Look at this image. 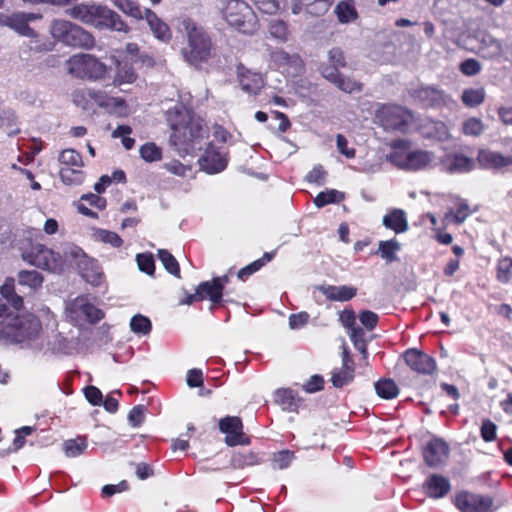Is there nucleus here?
<instances>
[{
	"mask_svg": "<svg viewBox=\"0 0 512 512\" xmlns=\"http://www.w3.org/2000/svg\"><path fill=\"white\" fill-rule=\"evenodd\" d=\"M344 199V194L331 189L320 192L314 199V204L318 207H324L327 204L336 203Z\"/></svg>",
	"mask_w": 512,
	"mask_h": 512,
	"instance_id": "nucleus-40",
	"label": "nucleus"
},
{
	"mask_svg": "<svg viewBox=\"0 0 512 512\" xmlns=\"http://www.w3.org/2000/svg\"><path fill=\"white\" fill-rule=\"evenodd\" d=\"M333 0H318L314 5L306 9L310 15L320 17L324 15L332 5Z\"/></svg>",
	"mask_w": 512,
	"mask_h": 512,
	"instance_id": "nucleus-63",
	"label": "nucleus"
},
{
	"mask_svg": "<svg viewBox=\"0 0 512 512\" xmlns=\"http://www.w3.org/2000/svg\"><path fill=\"white\" fill-rule=\"evenodd\" d=\"M317 289L322 292L327 299L331 301H349L357 293V289L352 286H333V285H321Z\"/></svg>",
	"mask_w": 512,
	"mask_h": 512,
	"instance_id": "nucleus-24",
	"label": "nucleus"
},
{
	"mask_svg": "<svg viewBox=\"0 0 512 512\" xmlns=\"http://www.w3.org/2000/svg\"><path fill=\"white\" fill-rule=\"evenodd\" d=\"M378 123L386 131H397L405 133L412 119V114L409 110L397 106L388 105L383 106L376 115Z\"/></svg>",
	"mask_w": 512,
	"mask_h": 512,
	"instance_id": "nucleus-7",
	"label": "nucleus"
},
{
	"mask_svg": "<svg viewBox=\"0 0 512 512\" xmlns=\"http://www.w3.org/2000/svg\"><path fill=\"white\" fill-rule=\"evenodd\" d=\"M361 324L368 330H373L378 322V315L373 311L365 310L359 314Z\"/></svg>",
	"mask_w": 512,
	"mask_h": 512,
	"instance_id": "nucleus-64",
	"label": "nucleus"
},
{
	"mask_svg": "<svg viewBox=\"0 0 512 512\" xmlns=\"http://www.w3.org/2000/svg\"><path fill=\"white\" fill-rule=\"evenodd\" d=\"M321 75L337 88L345 93L360 92L362 84L339 72V68L333 65L323 64L320 66Z\"/></svg>",
	"mask_w": 512,
	"mask_h": 512,
	"instance_id": "nucleus-12",
	"label": "nucleus"
},
{
	"mask_svg": "<svg viewBox=\"0 0 512 512\" xmlns=\"http://www.w3.org/2000/svg\"><path fill=\"white\" fill-rule=\"evenodd\" d=\"M335 14L338 21L342 24L353 22L358 18V13L354 7L353 0H344L339 2L335 7Z\"/></svg>",
	"mask_w": 512,
	"mask_h": 512,
	"instance_id": "nucleus-30",
	"label": "nucleus"
},
{
	"mask_svg": "<svg viewBox=\"0 0 512 512\" xmlns=\"http://www.w3.org/2000/svg\"><path fill=\"white\" fill-rule=\"evenodd\" d=\"M136 80V74L133 71L132 67L125 64H118L117 72L114 78L115 85H121L124 83H132Z\"/></svg>",
	"mask_w": 512,
	"mask_h": 512,
	"instance_id": "nucleus-42",
	"label": "nucleus"
},
{
	"mask_svg": "<svg viewBox=\"0 0 512 512\" xmlns=\"http://www.w3.org/2000/svg\"><path fill=\"white\" fill-rule=\"evenodd\" d=\"M67 65L71 75L82 79L103 80L109 73L108 67L90 54L75 55Z\"/></svg>",
	"mask_w": 512,
	"mask_h": 512,
	"instance_id": "nucleus-5",
	"label": "nucleus"
},
{
	"mask_svg": "<svg viewBox=\"0 0 512 512\" xmlns=\"http://www.w3.org/2000/svg\"><path fill=\"white\" fill-rule=\"evenodd\" d=\"M210 285H208V282H202L200 283L197 288L196 292L194 294L187 295L182 301L181 304L190 305L194 301L203 300L205 298H209L212 302L211 309H213L214 305L217 304V299L219 298V293L216 294H210L211 290L208 291V289H211Z\"/></svg>",
	"mask_w": 512,
	"mask_h": 512,
	"instance_id": "nucleus-29",
	"label": "nucleus"
},
{
	"mask_svg": "<svg viewBox=\"0 0 512 512\" xmlns=\"http://www.w3.org/2000/svg\"><path fill=\"white\" fill-rule=\"evenodd\" d=\"M201 169L209 174H215L223 171L227 165V161L209 146L205 153L199 159Z\"/></svg>",
	"mask_w": 512,
	"mask_h": 512,
	"instance_id": "nucleus-19",
	"label": "nucleus"
},
{
	"mask_svg": "<svg viewBox=\"0 0 512 512\" xmlns=\"http://www.w3.org/2000/svg\"><path fill=\"white\" fill-rule=\"evenodd\" d=\"M444 169L449 173H466L474 168V160L461 153L447 155L443 160Z\"/></svg>",
	"mask_w": 512,
	"mask_h": 512,
	"instance_id": "nucleus-20",
	"label": "nucleus"
},
{
	"mask_svg": "<svg viewBox=\"0 0 512 512\" xmlns=\"http://www.w3.org/2000/svg\"><path fill=\"white\" fill-rule=\"evenodd\" d=\"M238 78L242 90L249 94H257L264 85L259 73L246 70L243 66L238 67Z\"/></svg>",
	"mask_w": 512,
	"mask_h": 512,
	"instance_id": "nucleus-22",
	"label": "nucleus"
},
{
	"mask_svg": "<svg viewBox=\"0 0 512 512\" xmlns=\"http://www.w3.org/2000/svg\"><path fill=\"white\" fill-rule=\"evenodd\" d=\"M469 214H470V207H469L468 203L464 200H461L458 204L456 213L454 214L453 211L451 210L445 215V218L447 219L449 217H453L454 222L456 224H462L467 219Z\"/></svg>",
	"mask_w": 512,
	"mask_h": 512,
	"instance_id": "nucleus-54",
	"label": "nucleus"
},
{
	"mask_svg": "<svg viewBox=\"0 0 512 512\" xmlns=\"http://www.w3.org/2000/svg\"><path fill=\"white\" fill-rule=\"evenodd\" d=\"M485 99L484 88H467L461 95V101L467 107L474 108L483 103Z\"/></svg>",
	"mask_w": 512,
	"mask_h": 512,
	"instance_id": "nucleus-33",
	"label": "nucleus"
},
{
	"mask_svg": "<svg viewBox=\"0 0 512 512\" xmlns=\"http://www.w3.org/2000/svg\"><path fill=\"white\" fill-rule=\"evenodd\" d=\"M141 158L146 162H156L162 158V150L155 143L148 142L139 149Z\"/></svg>",
	"mask_w": 512,
	"mask_h": 512,
	"instance_id": "nucleus-41",
	"label": "nucleus"
},
{
	"mask_svg": "<svg viewBox=\"0 0 512 512\" xmlns=\"http://www.w3.org/2000/svg\"><path fill=\"white\" fill-rule=\"evenodd\" d=\"M158 257H159L160 261L162 262L163 266L165 267V269L169 273L179 277V274H180L179 264H178L177 260L175 259V257L170 252H168L165 249H160L158 251Z\"/></svg>",
	"mask_w": 512,
	"mask_h": 512,
	"instance_id": "nucleus-47",
	"label": "nucleus"
},
{
	"mask_svg": "<svg viewBox=\"0 0 512 512\" xmlns=\"http://www.w3.org/2000/svg\"><path fill=\"white\" fill-rule=\"evenodd\" d=\"M242 428V420L237 416H227L219 421L220 431L227 434L225 442L228 446L248 443V440L244 438Z\"/></svg>",
	"mask_w": 512,
	"mask_h": 512,
	"instance_id": "nucleus-15",
	"label": "nucleus"
},
{
	"mask_svg": "<svg viewBox=\"0 0 512 512\" xmlns=\"http://www.w3.org/2000/svg\"><path fill=\"white\" fill-rule=\"evenodd\" d=\"M383 225L396 233L405 232L408 229L405 212L401 209L392 210L390 214L383 217Z\"/></svg>",
	"mask_w": 512,
	"mask_h": 512,
	"instance_id": "nucleus-28",
	"label": "nucleus"
},
{
	"mask_svg": "<svg viewBox=\"0 0 512 512\" xmlns=\"http://www.w3.org/2000/svg\"><path fill=\"white\" fill-rule=\"evenodd\" d=\"M0 22L16 31L21 36H36V31L27 24L24 18V12H15L11 15H1Z\"/></svg>",
	"mask_w": 512,
	"mask_h": 512,
	"instance_id": "nucleus-21",
	"label": "nucleus"
},
{
	"mask_svg": "<svg viewBox=\"0 0 512 512\" xmlns=\"http://www.w3.org/2000/svg\"><path fill=\"white\" fill-rule=\"evenodd\" d=\"M87 448L85 437L66 440L63 444L64 453L67 457H77Z\"/></svg>",
	"mask_w": 512,
	"mask_h": 512,
	"instance_id": "nucleus-37",
	"label": "nucleus"
},
{
	"mask_svg": "<svg viewBox=\"0 0 512 512\" xmlns=\"http://www.w3.org/2000/svg\"><path fill=\"white\" fill-rule=\"evenodd\" d=\"M139 270L152 275L154 273V259L150 254H138L136 257Z\"/></svg>",
	"mask_w": 512,
	"mask_h": 512,
	"instance_id": "nucleus-57",
	"label": "nucleus"
},
{
	"mask_svg": "<svg viewBox=\"0 0 512 512\" xmlns=\"http://www.w3.org/2000/svg\"><path fill=\"white\" fill-rule=\"evenodd\" d=\"M391 160L402 169L416 171L424 169L429 165L432 160V154L425 151H414L405 155L393 154Z\"/></svg>",
	"mask_w": 512,
	"mask_h": 512,
	"instance_id": "nucleus-14",
	"label": "nucleus"
},
{
	"mask_svg": "<svg viewBox=\"0 0 512 512\" xmlns=\"http://www.w3.org/2000/svg\"><path fill=\"white\" fill-rule=\"evenodd\" d=\"M113 4L123 13L136 18L142 19L143 13L139 6L132 0H111Z\"/></svg>",
	"mask_w": 512,
	"mask_h": 512,
	"instance_id": "nucleus-45",
	"label": "nucleus"
},
{
	"mask_svg": "<svg viewBox=\"0 0 512 512\" xmlns=\"http://www.w3.org/2000/svg\"><path fill=\"white\" fill-rule=\"evenodd\" d=\"M146 408L144 405H137L128 414V421L131 426L138 427L144 420Z\"/></svg>",
	"mask_w": 512,
	"mask_h": 512,
	"instance_id": "nucleus-62",
	"label": "nucleus"
},
{
	"mask_svg": "<svg viewBox=\"0 0 512 512\" xmlns=\"http://www.w3.org/2000/svg\"><path fill=\"white\" fill-rule=\"evenodd\" d=\"M225 18L230 26L244 34H253L258 28L257 16L243 1H230L225 10Z\"/></svg>",
	"mask_w": 512,
	"mask_h": 512,
	"instance_id": "nucleus-6",
	"label": "nucleus"
},
{
	"mask_svg": "<svg viewBox=\"0 0 512 512\" xmlns=\"http://www.w3.org/2000/svg\"><path fill=\"white\" fill-rule=\"evenodd\" d=\"M0 130L7 136H15L20 132L17 117L11 110H3L0 113Z\"/></svg>",
	"mask_w": 512,
	"mask_h": 512,
	"instance_id": "nucleus-31",
	"label": "nucleus"
},
{
	"mask_svg": "<svg viewBox=\"0 0 512 512\" xmlns=\"http://www.w3.org/2000/svg\"><path fill=\"white\" fill-rule=\"evenodd\" d=\"M90 93H91L92 105L96 104L99 107L108 108L111 106L121 107L125 103L123 99L108 97L101 91H96V90L90 89Z\"/></svg>",
	"mask_w": 512,
	"mask_h": 512,
	"instance_id": "nucleus-38",
	"label": "nucleus"
},
{
	"mask_svg": "<svg viewBox=\"0 0 512 512\" xmlns=\"http://www.w3.org/2000/svg\"><path fill=\"white\" fill-rule=\"evenodd\" d=\"M43 276L36 270H22L18 273L19 285L28 287L31 291H35L42 286Z\"/></svg>",
	"mask_w": 512,
	"mask_h": 512,
	"instance_id": "nucleus-32",
	"label": "nucleus"
},
{
	"mask_svg": "<svg viewBox=\"0 0 512 512\" xmlns=\"http://www.w3.org/2000/svg\"><path fill=\"white\" fill-rule=\"evenodd\" d=\"M449 457V446L441 438L431 439L423 449L424 462L431 468L443 465Z\"/></svg>",
	"mask_w": 512,
	"mask_h": 512,
	"instance_id": "nucleus-13",
	"label": "nucleus"
},
{
	"mask_svg": "<svg viewBox=\"0 0 512 512\" xmlns=\"http://www.w3.org/2000/svg\"><path fill=\"white\" fill-rule=\"evenodd\" d=\"M449 480L438 474L431 475L423 485L425 493L432 498L444 497L450 491Z\"/></svg>",
	"mask_w": 512,
	"mask_h": 512,
	"instance_id": "nucleus-23",
	"label": "nucleus"
},
{
	"mask_svg": "<svg viewBox=\"0 0 512 512\" xmlns=\"http://www.w3.org/2000/svg\"><path fill=\"white\" fill-rule=\"evenodd\" d=\"M497 426L489 419H484L481 425V437L484 441L490 442L496 438Z\"/></svg>",
	"mask_w": 512,
	"mask_h": 512,
	"instance_id": "nucleus-61",
	"label": "nucleus"
},
{
	"mask_svg": "<svg viewBox=\"0 0 512 512\" xmlns=\"http://www.w3.org/2000/svg\"><path fill=\"white\" fill-rule=\"evenodd\" d=\"M95 24L98 28H107L118 32H127L128 27L121 17L107 6L97 5L95 10Z\"/></svg>",
	"mask_w": 512,
	"mask_h": 512,
	"instance_id": "nucleus-17",
	"label": "nucleus"
},
{
	"mask_svg": "<svg viewBox=\"0 0 512 512\" xmlns=\"http://www.w3.org/2000/svg\"><path fill=\"white\" fill-rule=\"evenodd\" d=\"M9 326L13 329V338L18 343L35 339L41 330L40 321L32 314L16 315Z\"/></svg>",
	"mask_w": 512,
	"mask_h": 512,
	"instance_id": "nucleus-9",
	"label": "nucleus"
},
{
	"mask_svg": "<svg viewBox=\"0 0 512 512\" xmlns=\"http://www.w3.org/2000/svg\"><path fill=\"white\" fill-rule=\"evenodd\" d=\"M485 130V125L481 119L471 117L465 120L462 124V132L467 136L478 137Z\"/></svg>",
	"mask_w": 512,
	"mask_h": 512,
	"instance_id": "nucleus-44",
	"label": "nucleus"
},
{
	"mask_svg": "<svg viewBox=\"0 0 512 512\" xmlns=\"http://www.w3.org/2000/svg\"><path fill=\"white\" fill-rule=\"evenodd\" d=\"M294 458V453L289 450H282L274 455L273 463L279 469L287 468Z\"/></svg>",
	"mask_w": 512,
	"mask_h": 512,
	"instance_id": "nucleus-58",
	"label": "nucleus"
},
{
	"mask_svg": "<svg viewBox=\"0 0 512 512\" xmlns=\"http://www.w3.org/2000/svg\"><path fill=\"white\" fill-rule=\"evenodd\" d=\"M270 57L271 60L279 66L296 63L299 60L298 55H290L282 49L271 52Z\"/></svg>",
	"mask_w": 512,
	"mask_h": 512,
	"instance_id": "nucleus-56",
	"label": "nucleus"
},
{
	"mask_svg": "<svg viewBox=\"0 0 512 512\" xmlns=\"http://www.w3.org/2000/svg\"><path fill=\"white\" fill-rule=\"evenodd\" d=\"M398 250H400V244L395 239L380 241L378 244V252L388 263L397 260L396 252Z\"/></svg>",
	"mask_w": 512,
	"mask_h": 512,
	"instance_id": "nucleus-36",
	"label": "nucleus"
},
{
	"mask_svg": "<svg viewBox=\"0 0 512 512\" xmlns=\"http://www.w3.org/2000/svg\"><path fill=\"white\" fill-rule=\"evenodd\" d=\"M49 32L54 40L68 47L90 50L95 46V38L89 31L68 20L54 19Z\"/></svg>",
	"mask_w": 512,
	"mask_h": 512,
	"instance_id": "nucleus-4",
	"label": "nucleus"
},
{
	"mask_svg": "<svg viewBox=\"0 0 512 512\" xmlns=\"http://www.w3.org/2000/svg\"><path fill=\"white\" fill-rule=\"evenodd\" d=\"M404 360L412 370L420 374L430 375L437 368L434 358L417 349L407 350Z\"/></svg>",
	"mask_w": 512,
	"mask_h": 512,
	"instance_id": "nucleus-16",
	"label": "nucleus"
},
{
	"mask_svg": "<svg viewBox=\"0 0 512 512\" xmlns=\"http://www.w3.org/2000/svg\"><path fill=\"white\" fill-rule=\"evenodd\" d=\"M328 61L330 65L338 68L346 66L344 53L339 47H333L328 51Z\"/></svg>",
	"mask_w": 512,
	"mask_h": 512,
	"instance_id": "nucleus-59",
	"label": "nucleus"
},
{
	"mask_svg": "<svg viewBox=\"0 0 512 512\" xmlns=\"http://www.w3.org/2000/svg\"><path fill=\"white\" fill-rule=\"evenodd\" d=\"M65 257L71 261H73L77 267L80 269L83 264L86 262L85 260H88L89 258L85 255L83 250L76 246H69L65 250Z\"/></svg>",
	"mask_w": 512,
	"mask_h": 512,
	"instance_id": "nucleus-53",
	"label": "nucleus"
},
{
	"mask_svg": "<svg viewBox=\"0 0 512 512\" xmlns=\"http://www.w3.org/2000/svg\"><path fill=\"white\" fill-rule=\"evenodd\" d=\"M144 17L156 38L162 41H169L171 39V32L168 25L158 18L152 10L148 8L145 9L143 18Z\"/></svg>",
	"mask_w": 512,
	"mask_h": 512,
	"instance_id": "nucleus-25",
	"label": "nucleus"
},
{
	"mask_svg": "<svg viewBox=\"0 0 512 512\" xmlns=\"http://www.w3.org/2000/svg\"><path fill=\"white\" fill-rule=\"evenodd\" d=\"M59 174L62 182L66 185H79L84 180L83 172L74 167H62Z\"/></svg>",
	"mask_w": 512,
	"mask_h": 512,
	"instance_id": "nucleus-39",
	"label": "nucleus"
},
{
	"mask_svg": "<svg viewBox=\"0 0 512 512\" xmlns=\"http://www.w3.org/2000/svg\"><path fill=\"white\" fill-rule=\"evenodd\" d=\"M269 33L272 37L285 42L289 34L287 24L280 19L272 20L269 24Z\"/></svg>",
	"mask_w": 512,
	"mask_h": 512,
	"instance_id": "nucleus-50",
	"label": "nucleus"
},
{
	"mask_svg": "<svg viewBox=\"0 0 512 512\" xmlns=\"http://www.w3.org/2000/svg\"><path fill=\"white\" fill-rule=\"evenodd\" d=\"M511 269V259L504 258L501 261H499L497 266V279L502 283L509 282L512 276Z\"/></svg>",
	"mask_w": 512,
	"mask_h": 512,
	"instance_id": "nucleus-55",
	"label": "nucleus"
},
{
	"mask_svg": "<svg viewBox=\"0 0 512 512\" xmlns=\"http://www.w3.org/2000/svg\"><path fill=\"white\" fill-rule=\"evenodd\" d=\"M59 161L64 165V167L83 166L81 155L73 149L63 150L59 156Z\"/></svg>",
	"mask_w": 512,
	"mask_h": 512,
	"instance_id": "nucleus-49",
	"label": "nucleus"
},
{
	"mask_svg": "<svg viewBox=\"0 0 512 512\" xmlns=\"http://www.w3.org/2000/svg\"><path fill=\"white\" fill-rule=\"evenodd\" d=\"M295 396L291 389H278L275 393V402L284 410H293Z\"/></svg>",
	"mask_w": 512,
	"mask_h": 512,
	"instance_id": "nucleus-51",
	"label": "nucleus"
},
{
	"mask_svg": "<svg viewBox=\"0 0 512 512\" xmlns=\"http://www.w3.org/2000/svg\"><path fill=\"white\" fill-rule=\"evenodd\" d=\"M130 328L135 334L147 335L150 333L152 325L149 318L141 314L132 317L130 321Z\"/></svg>",
	"mask_w": 512,
	"mask_h": 512,
	"instance_id": "nucleus-46",
	"label": "nucleus"
},
{
	"mask_svg": "<svg viewBox=\"0 0 512 512\" xmlns=\"http://www.w3.org/2000/svg\"><path fill=\"white\" fill-rule=\"evenodd\" d=\"M167 121L173 133L170 142L174 146H182L188 150L189 144L195 139L204 137L207 132L204 120L186 109L183 105L176 106L167 112Z\"/></svg>",
	"mask_w": 512,
	"mask_h": 512,
	"instance_id": "nucleus-2",
	"label": "nucleus"
},
{
	"mask_svg": "<svg viewBox=\"0 0 512 512\" xmlns=\"http://www.w3.org/2000/svg\"><path fill=\"white\" fill-rule=\"evenodd\" d=\"M72 102L85 111L92 110L90 89H77L72 92Z\"/></svg>",
	"mask_w": 512,
	"mask_h": 512,
	"instance_id": "nucleus-43",
	"label": "nucleus"
},
{
	"mask_svg": "<svg viewBox=\"0 0 512 512\" xmlns=\"http://www.w3.org/2000/svg\"><path fill=\"white\" fill-rule=\"evenodd\" d=\"M493 504L492 498L469 492H461L455 499V505L461 512H492Z\"/></svg>",
	"mask_w": 512,
	"mask_h": 512,
	"instance_id": "nucleus-10",
	"label": "nucleus"
},
{
	"mask_svg": "<svg viewBox=\"0 0 512 512\" xmlns=\"http://www.w3.org/2000/svg\"><path fill=\"white\" fill-rule=\"evenodd\" d=\"M96 4H78L66 10V13L73 19L79 20L85 24H95Z\"/></svg>",
	"mask_w": 512,
	"mask_h": 512,
	"instance_id": "nucleus-26",
	"label": "nucleus"
},
{
	"mask_svg": "<svg viewBox=\"0 0 512 512\" xmlns=\"http://www.w3.org/2000/svg\"><path fill=\"white\" fill-rule=\"evenodd\" d=\"M95 238L103 243L110 244L113 247H120L123 243L121 237L109 230L98 229L94 234Z\"/></svg>",
	"mask_w": 512,
	"mask_h": 512,
	"instance_id": "nucleus-52",
	"label": "nucleus"
},
{
	"mask_svg": "<svg viewBox=\"0 0 512 512\" xmlns=\"http://www.w3.org/2000/svg\"><path fill=\"white\" fill-rule=\"evenodd\" d=\"M376 393L384 399H392L399 393V388L391 379H382L375 383Z\"/></svg>",
	"mask_w": 512,
	"mask_h": 512,
	"instance_id": "nucleus-35",
	"label": "nucleus"
},
{
	"mask_svg": "<svg viewBox=\"0 0 512 512\" xmlns=\"http://www.w3.org/2000/svg\"><path fill=\"white\" fill-rule=\"evenodd\" d=\"M86 262L79 269L81 271L82 277L91 285L99 286L104 279V274L97 264V262L93 259L85 260Z\"/></svg>",
	"mask_w": 512,
	"mask_h": 512,
	"instance_id": "nucleus-27",
	"label": "nucleus"
},
{
	"mask_svg": "<svg viewBox=\"0 0 512 512\" xmlns=\"http://www.w3.org/2000/svg\"><path fill=\"white\" fill-rule=\"evenodd\" d=\"M409 95L425 108L439 109L454 103L450 95L435 85H422L411 89Z\"/></svg>",
	"mask_w": 512,
	"mask_h": 512,
	"instance_id": "nucleus-8",
	"label": "nucleus"
},
{
	"mask_svg": "<svg viewBox=\"0 0 512 512\" xmlns=\"http://www.w3.org/2000/svg\"><path fill=\"white\" fill-rule=\"evenodd\" d=\"M477 160L485 169H499L512 165V157L488 149L479 150Z\"/></svg>",
	"mask_w": 512,
	"mask_h": 512,
	"instance_id": "nucleus-18",
	"label": "nucleus"
},
{
	"mask_svg": "<svg viewBox=\"0 0 512 512\" xmlns=\"http://www.w3.org/2000/svg\"><path fill=\"white\" fill-rule=\"evenodd\" d=\"M30 38H31V41L29 43L30 51H33L36 53L49 52V51H52L55 47V42L50 41L47 38L39 37L37 32H36V36H32Z\"/></svg>",
	"mask_w": 512,
	"mask_h": 512,
	"instance_id": "nucleus-48",
	"label": "nucleus"
},
{
	"mask_svg": "<svg viewBox=\"0 0 512 512\" xmlns=\"http://www.w3.org/2000/svg\"><path fill=\"white\" fill-rule=\"evenodd\" d=\"M71 318L84 317L90 323H97L104 317V312L89 302L87 297L80 296L67 306Z\"/></svg>",
	"mask_w": 512,
	"mask_h": 512,
	"instance_id": "nucleus-11",
	"label": "nucleus"
},
{
	"mask_svg": "<svg viewBox=\"0 0 512 512\" xmlns=\"http://www.w3.org/2000/svg\"><path fill=\"white\" fill-rule=\"evenodd\" d=\"M22 259L30 265L51 272H61L64 266L62 257L43 244L26 237L18 242Z\"/></svg>",
	"mask_w": 512,
	"mask_h": 512,
	"instance_id": "nucleus-3",
	"label": "nucleus"
},
{
	"mask_svg": "<svg viewBox=\"0 0 512 512\" xmlns=\"http://www.w3.org/2000/svg\"><path fill=\"white\" fill-rule=\"evenodd\" d=\"M354 379V367L335 369L332 372L331 383L335 388H342Z\"/></svg>",
	"mask_w": 512,
	"mask_h": 512,
	"instance_id": "nucleus-34",
	"label": "nucleus"
},
{
	"mask_svg": "<svg viewBox=\"0 0 512 512\" xmlns=\"http://www.w3.org/2000/svg\"><path fill=\"white\" fill-rule=\"evenodd\" d=\"M481 70V64L476 59H466L460 64V71L466 76H474Z\"/></svg>",
	"mask_w": 512,
	"mask_h": 512,
	"instance_id": "nucleus-60",
	"label": "nucleus"
},
{
	"mask_svg": "<svg viewBox=\"0 0 512 512\" xmlns=\"http://www.w3.org/2000/svg\"><path fill=\"white\" fill-rule=\"evenodd\" d=\"M177 29L186 39L181 48L184 60L195 68L207 63L213 56V43L207 30L188 16L178 19Z\"/></svg>",
	"mask_w": 512,
	"mask_h": 512,
	"instance_id": "nucleus-1",
	"label": "nucleus"
}]
</instances>
